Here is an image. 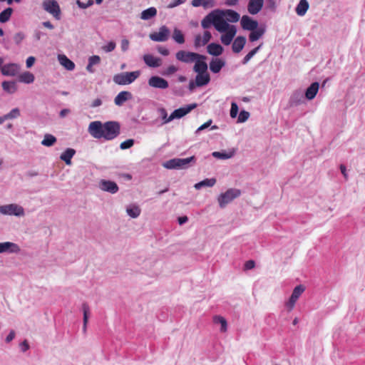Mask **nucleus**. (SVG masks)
<instances>
[{"mask_svg": "<svg viewBox=\"0 0 365 365\" xmlns=\"http://www.w3.org/2000/svg\"><path fill=\"white\" fill-rule=\"evenodd\" d=\"M120 126L118 122L108 121L102 123L101 121H93L89 124L88 132L95 138H104L111 140L120 134Z\"/></svg>", "mask_w": 365, "mask_h": 365, "instance_id": "f257e3e1", "label": "nucleus"}, {"mask_svg": "<svg viewBox=\"0 0 365 365\" xmlns=\"http://www.w3.org/2000/svg\"><path fill=\"white\" fill-rule=\"evenodd\" d=\"M224 21L225 19L222 16L217 15L215 11L207 15L202 20L201 26L203 29H208L212 24L217 31H222L225 25Z\"/></svg>", "mask_w": 365, "mask_h": 365, "instance_id": "f03ea898", "label": "nucleus"}, {"mask_svg": "<svg viewBox=\"0 0 365 365\" xmlns=\"http://www.w3.org/2000/svg\"><path fill=\"white\" fill-rule=\"evenodd\" d=\"M140 75L139 71L132 72H123L114 75L113 82L117 85H128L134 82Z\"/></svg>", "mask_w": 365, "mask_h": 365, "instance_id": "7ed1b4c3", "label": "nucleus"}, {"mask_svg": "<svg viewBox=\"0 0 365 365\" xmlns=\"http://www.w3.org/2000/svg\"><path fill=\"white\" fill-rule=\"evenodd\" d=\"M195 156H191L187 158H173L168 160L163 164V166L168 169H182L188 167L191 162H195Z\"/></svg>", "mask_w": 365, "mask_h": 365, "instance_id": "20e7f679", "label": "nucleus"}, {"mask_svg": "<svg viewBox=\"0 0 365 365\" xmlns=\"http://www.w3.org/2000/svg\"><path fill=\"white\" fill-rule=\"evenodd\" d=\"M224 29L218 31L220 33H225L221 36L220 40L224 45H230L233 40L237 33L236 27L233 25H230L226 21H224Z\"/></svg>", "mask_w": 365, "mask_h": 365, "instance_id": "39448f33", "label": "nucleus"}, {"mask_svg": "<svg viewBox=\"0 0 365 365\" xmlns=\"http://www.w3.org/2000/svg\"><path fill=\"white\" fill-rule=\"evenodd\" d=\"M241 192L238 189H228L225 193L218 197V202L220 207H225L229 202L239 197Z\"/></svg>", "mask_w": 365, "mask_h": 365, "instance_id": "423d86ee", "label": "nucleus"}, {"mask_svg": "<svg viewBox=\"0 0 365 365\" xmlns=\"http://www.w3.org/2000/svg\"><path fill=\"white\" fill-rule=\"evenodd\" d=\"M175 56L178 61L186 63H192L197 58L206 59V56H205L183 50L178 51Z\"/></svg>", "mask_w": 365, "mask_h": 365, "instance_id": "0eeeda50", "label": "nucleus"}, {"mask_svg": "<svg viewBox=\"0 0 365 365\" xmlns=\"http://www.w3.org/2000/svg\"><path fill=\"white\" fill-rule=\"evenodd\" d=\"M43 9L51 14L56 19H61V9L55 0H45L42 4Z\"/></svg>", "mask_w": 365, "mask_h": 365, "instance_id": "6e6552de", "label": "nucleus"}, {"mask_svg": "<svg viewBox=\"0 0 365 365\" xmlns=\"http://www.w3.org/2000/svg\"><path fill=\"white\" fill-rule=\"evenodd\" d=\"M196 107L197 103H192L185 107L176 109L171 113L168 118L165 120V123H169L170 121L173 120L175 118H180L187 115V113H189L192 110H193Z\"/></svg>", "mask_w": 365, "mask_h": 365, "instance_id": "1a4fd4ad", "label": "nucleus"}, {"mask_svg": "<svg viewBox=\"0 0 365 365\" xmlns=\"http://www.w3.org/2000/svg\"><path fill=\"white\" fill-rule=\"evenodd\" d=\"M304 291L305 287L302 284L295 287L289 301L286 303V306L289 311H292L294 309L297 301Z\"/></svg>", "mask_w": 365, "mask_h": 365, "instance_id": "9d476101", "label": "nucleus"}, {"mask_svg": "<svg viewBox=\"0 0 365 365\" xmlns=\"http://www.w3.org/2000/svg\"><path fill=\"white\" fill-rule=\"evenodd\" d=\"M0 212L4 215H14L16 216H21L24 214L23 207L15 204L1 206Z\"/></svg>", "mask_w": 365, "mask_h": 365, "instance_id": "9b49d317", "label": "nucleus"}, {"mask_svg": "<svg viewBox=\"0 0 365 365\" xmlns=\"http://www.w3.org/2000/svg\"><path fill=\"white\" fill-rule=\"evenodd\" d=\"M216 13L217 16H222L226 22L235 23L237 22L240 18V14L237 11L231 9L217 10Z\"/></svg>", "mask_w": 365, "mask_h": 365, "instance_id": "f8f14e48", "label": "nucleus"}, {"mask_svg": "<svg viewBox=\"0 0 365 365\" xmlns=\"http://www.w3.org/2000/svg\"><path fill=\"white\" fill-rule=\"evenodd\" d=\"M170 31L165 26H162L158 32L150 34V38L154 41L163 42L168 40Z\"/></svg>", "mask_w": 365, "mask_h": 365, "instance_id": "ddd939ff", "label": "nucleus"}, {"mask_svg": "<svg viewBox=\"0 0 365 365\" xmlns=\"http://www.w3.org/2000/svg\"><path fill=\"white\" fill-rule=\"evenodd\" d=\"M148 85L153 88L165 89L168 88V82L159 76H152L148 80Z\"/></svg>", "mask_w": 365, "mask_h": 365, "instance_id": "4468645a", "label": "nucleus"}, {"mask_svg": "<svg viewBox=\"0 0 365 365\" xmlns=\"http://www.w3.org/2000/svg\"><path fill=\"white\" fill-rule=\"evenodd\" d=\"M240 24L242 28L247 31L255 30L258 26V22L247 15L242 16Z\"/></svg>", "mask_w": 365, "mask_h": 365, "instance_id": "2eb2a0df", "label": "nucleus"}, {"mask_svg": "<svg viewBox=\"0 0 365 365\" xmlns=\"http://www.w3.org/2000/svg\"><path fill=\"white\" fill-rule=\"evenodd\" d=\"M99 186L102 190L112 194L116 193L118 191V187L113 181L102 180L100 182Z\"/></svg>", "mask_w": 365, "mask_h": 365, "instance_id": "dca6fc26", "label": "nucleus"}, {"mask_svg": "<svg viewBox=\"0 0 365 365\" xmlns=\"http://www.w3.org/2000/svg\"><path fill=\"white\" fill-rule=\"evenodd\" d=\"M212 38L211 33L210 31H205L203 36L197 34L195 37L194 45L196 48L203 46L206 45Z\"/></svg>", "mask_w": 365, "mask_h": 365, "instance_id": "f3484780", "label": "nucleus"}, {"mask_svg": "<svg viewBox=\"0 0 365 365\" xmlns=\"http://www.w3.org/2000/svg\"><path fill=\"white\" fill-rule=\"evenodd\" d=\"M264 4V0H250L247 6L248 11L250 14H258Z\"/></svg>", "mask_w": 365, "mask_h": 365, "instance_id": "a211bd4d", "label": "nucleus"}, {"mask_svg": "<svg viewBox=\"0 0 365 365\" xmlns=\"http://www.w3.org/2000/svg\"><path fill=\"white\" fill-rule=\"evenodd\" d=\"M19 250V246L15 243L10 242H0V253L18 252Z\"/></svg>", "mask_w": 365, "mask_h": 365, "instance_id": "6ab92c4d", "label": "nucleus"}, {"mask_svg": "<svg viewBox=\"0 0 365 365\" xmlns=\"http://www.w3.org/2000/svg\"><path fill=\"white\" fill-rule=\"evenodd\" d=\"M1 73L4 76H14L19 71V66L15 63L6 64L1 67Z\"/></svg>", "mask_w": 365, "mask_h": 365, "instance_id": "aec40b11", "label": "nucleus"}, {"mask_svg": "<svg viewBox=\"0 0 365 365\" xmlns=\"http://www.w3.org/2000/svg\"><path fill=\"white\" fill-rule=\"evenodd\" d=\"M143 60L146 65L153 68L159 67L162 63V61L160 58L155 57L151 54L144 55Z\"/></svg>", "mask_w": 365, "mask_h": 365, "instance_id": "412c9836", "label": "nucleus"}, {"mask_svg": "<svg viewBox=\"0 0 365 365\" xmlns=\"http://www.w3.org/2000/svg\"><path fill=\"white\" fill-rule=\"evenodd\" d=\"M132 98V94L129 91H121L115 98L114 103L116 106H120L125 101Z\"/></svg>", "mask_w": 365, "mask_h": 365, "instance_id": "4be33fe9", "label": "nucleus"}, {"mask_svg": "<svg viewBox=\"0 0 365 365\" xmlns=\"http://www.w3.org/2000/svg\"><path fill=\"white\" fill-rule=\"evenodd\" d=\"M58 60L60 64L68 71H73L75 68V63L70 60L66 55L59 54Z\"/></svg>", "mask_w": 365, "mask_h": 365, "instance_id": "5701e85b", "label": "nucleus"}, {"mask_svg": "<svg viewBox=\"0 0 365 365\" xmlns=\"http://www.w3.org/2000/svg\"><path fill=\"white\" fill-rule=\"evenodd\" d=\"M225 65V62L221 58H213L210 63V69L214 73H217Z\"/></svg>", "mask_w": 365, "mask_h": 365, "instance_id": "b1692460", "label": "nucleus"}, {"mask_svg": "<svg viewBox=\"0 0 365 365\" xmlns=\"http://www.w3.org/2000/svg\"><path fill=\"white\" fill-rule=\"evenodd\" d=\"M246 43V38L245 36H237L232 46V48L234 53H240L244 48Z\"/></svg>", "mask_w": 365, "mask_h": 365, "instance_id": "393cba45", "label": "nucleus"}, {"mask_svg": "<svg viewBox=\"0 0 365 365\" xmlns=\"http://www.w3.org/2000/svg\"><path fill=\"white\" fill-rule=\"evenodd\" d=\"M319 88V84L317 82L312 83L310 86L307 88L305 92V97L308 100H312L317 96Z\"/></svg>", "mask_w": 365, "mask_h": 365, "instance_id": "a878e982", "label": "nucleus"}, {"mask_svg": "<svg viewBox=\"0 0 365 365\" xmlns=\"http://www.w3.org/2000/svg\"><path fill=\"white\" fill-rule=\"evenodd\" d=\"M210 81V75L207 72L197 73L195 77V83L198 87L208 84Z\"/></svg>", "mask_w": 365, "mask_h": 365, "instance_id": "bb28decb", "label": "nucleus"}, {"mask_svg": "<svg viewBox=\"0 0 365 365\" xmlns=\"http://www.w3.org/2000/svg\"><path fill=\"white\" fill-rule=\"evenodd\" d=\"M205 59L197 58L195 60L193 70L197 73L207 72V64L205 61Z\"/></svg>", "mask_w": 365, "mask_h": 365, "instance_id": "cd10ccee", "label": "nucleus"}, {"mask_svg": "<svg viewBox=\"0 0 365 365\" xmlns=\"http://www.w3.org/2000/svg\"><path fill=\"white\" fill-rule=\"evenodd\" d=\"M207 51L209 54L218 56L222 53L223 48L218 43H211L207 46Z\"/></svg>", "mask_w": 365, "mask_h": 365, "instance_id": "c85d7f7f", "label": "nucleus"}, {"mask_svg": "<svg viewBox=\"0 0 365 365\" xmlns=\"http://www.w3.org/2000/svg\"><path fill=\"white\" fill-rule=\"evenodd\" d=\"M250 34L249 35V40L251 42L256 41L259 40L265 33L266 29L264 27H258L255 29V30L250 31Z\"/></svg>", "mask_w": 365, "mask_h": 365, "instance_id": "c756f323", "label": "nucleus"}, {"mask_svg": "<svg viewBox=\"0 0 365 365\" xmlns=\"http://www.w3.org/2000/svg\"><path fill=\"white\" fill-rule=\"evenodd\" d=\"M76 154V150L73 148H67L63 153H61L60 158L64 161L66 165L71 164V158Z\"/></svg>", "mask_w": 365, "mask_h": 365, "instance_id": "7c9ffc66", "label": "nucleus"}, {"mask_svg": "<svg viewBox=\"0 0 365 365\" xmlns=\"http://www.w3.org/2000/svg\"><path fill=\"white\" fill-rule=\"evenodd\" d=\"M309 5L307 0H300L296 7V13L300 16H303L309 9Z\"/></svg>", "mask_w": 365, "mask_h": 365, "instance_id": "2f4dec72", "label": "nucleus"}, {"mask_svg": "<svg viewBox=\"0 0 365 365\" xmlns=\"http://www.w3.org/2000/svg\"><path fill=\"white\" fill-rule=\"evenodd\" d=\"M157 15V9L155 7H150L142 11L140 19L143 20H149Z\"/></svg>", "mask_w": 365, "mask_h": 365, "instance_id": "473e14b6", "label": "nucleus"}, {"mask_svg": "<svg viewBox=\"0 0 365 365\" xmlns=\"http://www.w3.org/2000/svg\"><path fill=\"white\" fill-rule=\"evenodd\" d=\"M82 309L83 312V332L86 331L87 324L88 322L89 313H90V307L87 303H83L82 304Z\"/></svg>", "mask_w": 365, "mask_h": 365, "instance_id": "72a5a7b5", "label": "nucleus"}, {"mask_svg": "<svg viewBox=\"0 0 365 365\" xmlns=\"http://www.w3.org/2000/svg\"><path fill=\"white\" fill-rule=\"evenodd\" d=\"M2 88L6 92L9 93H14L17 90L16 84L14 81H4L2 83Z\"/></svg>", "mask_w": 365, "mask_h": 365, "instance_id": "f704fd0d", "label": "nucleus"}, {"mask_svg": "<svg viewBox=\"0 0 365 365\" xmlns=\"http://www.w3.org/2000/svg\"><path fill=\"white\" fill-rule=\"evenodd\" d=\"M173 38L178 43L182 44L185 43V36L180 30L175 28L173 32Z\"/></svg>", "mask_w": 365, "mask_h": 365, "instance_id": "c9c22d12", "label": "nucleus"}, {"mask_svg": "<svg viewBox=\"0 0 365 365\" xmlns=\"http://www.w3.org/2000/svg\"><path fill=\"white\" fill-rule=\"evenodd\" d=\"M56 142V138L51 134H46L41 144L46 147L52 146Z\"/></svg>", "mask_w": 365, "mask_h": 365, "instance_id": "e433bc0d", "label": "nucleus"}, {"mask_svg": "<svg viewBox=\"0 0 365 365\" xmlns=\"http://www.w3.org/2000/svg\"><path fill=\"white\" fill-rule=\"evenodd\" d=\"M213 322L215 324H220L221 325V331L225 332L227 331V321L226 319L221 316H215L213 317Z\"/></svg>", "mask_w": 365, "mask_h": 365, "instance_id": "4c0bfd02", "label": "nucleus"}, {"mask_svg": "<svg viewBox=\"0 0 365 365\" xmlns=\"http://www.w3.org/2000/svg\"><path fill=\"white\" fill-rule=\"evenodd\" d=\"M215 182H216V180L215 178L205 179L198 183H196L195 185V187L196 189H200L204 186L212 187L215 184Z\"/></svg>", "mask_w": 365, "mask_h": 365, "instance_id": "58836bf2", "label": "nucleus"}, {"mask_svg": "<svg viewBox=\"0 0 365 365\" xmlns=\"http://www.w3.org/2000/svg\"><path fill=\"white\" fill-rule=\"evenodd\" d=\"M13 9L11 8H7L0 14V22L5 23L8 21L12 14Z\"/></svg>", "mask_w": 365, "mask_h": 365, "instance_id": "ea45409f", "label": "nucleus"}, {"mask_svg": "<svg viewBox=\"0 0 365 365\" xmlns=\"http://www.w3.org/2000/svg\"><path fill=\"white\" fill-rule=\"evenodd\" d=\"M212 155L215 158L225 160L232 158L234 155V151H230L228 153L215 151L212 153Z\"/></svg>", "mask_w": 365, "mask_h": 365, "instance_id": "a19ab883", "label": "nucleus"}, {"mask_svg": "<svg viewBox=\"0 0 365 365\" xmlns=\"http://www.w3.org/2000/svg\"><path fill=\"white\" fill-rule=\"evenodd\" d=\"M19 80L26 83H31L34 81V76L30 72H24L20 76Z\"/></svg>", "mask_w": 365, "mask_h": 365, "instance_id": "79ce46f5", "label": "nucleus"}, {"mask_svg": "<svg viewBox=\"0 0 365 365\" xmlns=\"http://www.w3.org/2000/svg\"><path fill=\"white\" fill-rule=\"evenodd\" d=\"M262 46V44L259 45L257 47L253 48L252 51H250L243 58L242 63L246 64L248 63V61L256 54V53L259 51L260 47Z\"/></svg>", "mask_w": 365, "mask_h": 365, "instance_id": "37998d69", "label": "nucleus"}, {"mask_svg": "<svg viewBox=\"0 0 365 365\" xmlns=\"http://www.w3.org/2000/svg\"><path fill=\"white\" fill-rule=\"evenodd\" d=\"M127 213L133 218L138 217L140 214V209L138 206H133L127 209Z\"/></svg>", "mask_w": 365, "mask_h": 365, "instance_id": "c03bdc74", "label": "nucleus"}, {"mask_svg": "<svg viewBox=\"0 0 365 365\" xmlns=\"http://www.w3.org/2000/svg\"><path fill=\"white\" fill-rule=\"evenodd\" d=\"M6 120L14 119L20 116V110L19 108H13L9 113L4 115Z\"/></svg>", "mask_w": 365, "mask_h": 365, "instance_id": "a18cd8bd", "label": "nucleus"}, {"mask_svg": "<svg viewBox=\"0 0 365 365\" xmlns=\"http://www.w3.org/2000/svg\"><path fill=\"white\" fill-rule=\"evenodd\" d=\"M134 145V140L128 139L123 142H122L120 145V148L122 150H125L131 148Z\"/></svg>", "mask_w": 365, "mask_h": 365, "instance_id": "49530a36", "label": "nucleus"}, {"mask_svg": "<svg viewBox=\"0 0 365 365\" xmlns=\"http://www.w3.org/2000/svg\"><path fill=\"white\" fill-rule=\"evenodd\" d=\"M249 117H250L249 112L245 111V110H242L239 114L237 121L239 123H244L248 120Z\"/></svg>", "mask_w": 365, "mask_h": 365, "instance_id": "de8ad7c7", "label": "nucleus"}, {"mask_svg": "<svg viewBox=\"0 0 365 365\" xmlns=\"http://www.w3.org/2000/svg\"><path fill=\"white\" fill-rule=\"evenodd\" d=\"M238 113V106L235 103H232L230 108V116L232 118H236Z\"/></svg>", "mask_w": 365, "mask_h": 365, "instance_id": "09e8293b", "label": "nucleus"}, {"mask_svg": "<svg viewBox=\"0 0 365 365\" xmlns=\"http://www.w3.org/2000/svg\"><path fill=\"white\" fill-rule=\"evenodd\" d=\"M25 38V35L22 32L16 33L14 36V41L16 44H19Z\"/></svg>", "mask_w": 365, "mask_h": 365, "instance_id": "8fccbe9b", "label": "nucleus"}, {"mask_svg": "<svg viewBox=\"0 0 365 365\" xmlns=\"http://www.w3.org/2000/svg\"><path fill=\"white\" fill-rule=\"evenodd\" d=\"M115 43L113 41H110L107 45L103 47V49L106 52H110L113 51L115 48Z\"/></svg>", "mask_w": 365, "mask_h": 365, "instance_id": "3c124183", "label": "nucleus"}, {"mask_svg": "<svg viewBox=\"0 0 365 365\" xmlns=\"http://www.w3.org/2000/svg\"><path fill=\"white\" fill-rule=\"evenodd\" d=\"M192 5L194 7H198L200 6L206 7L207 6V2L206 0H192Z\"/></svg>", "mask_w": 365, "mask_h": 365, "instance_id": "603ef678", "label": "nucleus"}, {"mask_svg": "<svg viewBox=\"0 0 365 365\" xmlns=\"http://www.w3.org/2000/svg\"><path fill=\"white\" fill-rule=\"evenodd\" d=\"M185 1L186 0H173L168 6V8L172 9V8L176 7V6L185 3Z\"/></svg>", "mask_w": 365, "mask_h": 365, "instance_id": "864d4df0", "label": "nucleus"}, {"mask_svg": "<svg viewBox=\"0 0 365 365\" xmlns=\"http://www.w3.org/2000/svg\"><path fill=\"white\" fill-rule=\"evenodd\" d=\"M255 267V262L254 260H248L245 263L244 269L249 270L253 269Z\"/></svg>", "mask_w": 365, "mask_h": 365, "instance_id": "5fc2aeb1", "label": "nucleus"}, {"mask_svg": "<svg viewBox=\"0 0 365 365\" xmlns=\"http://www.w3.org/2000/svg\"><path fill=\"white\" fill-rule=\"evenodd\" d=\"M101 61V58L98 56H92L88 59V63H90L91 65H96L98 64Z\"/></svg>", "mask_w": 365, "mask_h": 365, "instance_id": "6e6d98bb", "label": "nucleus"}, {"mask_svg": "<svg viewBox=\"0 0 365 365\" xmlns=\"http://www.w3.org/2000/svg\"><path fill=\"white\" fill-rule=\"evenodd\" d=\"M76 4L80 8L86 9L93 4V0H88V3L85 4L80 0H77Z\"/></svg>", "mask_w": 365, "mask_h": 365, "instance_id": "4d7b16f0", "label": "nucleus"}, {"mask_svg": "<svg viewBox=\"0 0 365 365\" xmlns=\"http://www.w3.org/2000/svg\"><path fill=\"white\" fill-rule=\"evenodd\" d=\"M178 71V68L173 65L169 66L165 72V74L166 75H172Z\"/></svg>", "mask_w": 365, "mask_h": 365, "instance_id": "13d9d810", "label": "nucleus"}, {"mask_svg": "<svg viewBox=\"0 0 365 365\" xmlns=\"http://www.w3.org/2000/svg\"><path fill=\"white\" fill-rule=\"evenodd\" d=\"M129 41L127 39H123L121 41V49L123 51H125L128 49Z\"/></svg>", "mask_w": 365, "mask_h": 365, "instance_id": "bf43d9fd", "label": "nucleus"}, {"mask_svg": "<svg viewBox=\"0 0 365 365\" xmlns=\"http://www.w3.org/2000/svg\"><path fill=\"white\" fill-rule=\"evenodd\" d=\"M35 61H36V58L34 56H29L27 59H26V67L27 68H30L31 67L34 63H35Z\"/></svg>", "mask_w": 365, "mask_h": 365, "instance_id": "052dcab7", "label": "nucleus"}, {"mask_svg": "<svg viewBox=\"0 0 365 365\" xmlns=\"http://www.w3.org/2000/svg\"><path fill=\"white\" fill-rule=\"evenodd\" d=\"M20 347L21 349V351L23 352H25L26 351H27L29 349V345L27 342L26 340H24L21 344H20Z\"/></svg>", "mask_w": 365, "mask_h": 365, "instance_id": "680f3d73", "label": "nucleus"}, {"mask_svg": "<svg viewBox=\"0 0 365 365\" xmlns=\"http://www.w3.org/2000/svg\"><path fill=\"white\" fill-rule=\"evenodd\" d=\"M15 337V331L14 330H11L9 335L6 338V342L9 343Z\"/></svg>", "mask_w": 365, "mask_h": 365, "instance_id": "e2e57ef3", "label": "nucleus"}, {"mask_svg": "<svg viewBox=\"0 0 365 365\" xmlns=\"http://www.w3.org/2000/svg\"><path fill=\"white\" fill-rule=\"evenodd\" d=\"M158 52H159L160 54H162V55H163V56H168V55H169V51H168V49H167L166 48H164V47H159V48H158Z\"/></svg>", "mask_w": 365, "mask_h": 365, "instance_id": "0e129e2a", "label": "nucleus"}, {"mask_svg": "<svg viewBox=\"0 0 365 365\" xmlns=\"http://www.w3.org/2000/svg\"><path fill=\"white\" fill-rule=\"evenodd\" d=\"M211 123H212L211 120H210L209 121L205 123L204 124H202L201 126H200L197 128V131L202 130L208 128L210 126V125L211 124Z\"/></svg>", "mask_w": 365, "mask_h": 365, "instance_id": "69168bd1", "label": "nucleus"}, {"mask_svg": "<svg viewBox=\"0 0 365 365\" xmlns=\"http://www.w3.org/2000/svg\"><path fill=\"white\" fill-rule=\"evenodd\" d=\"M101 103H102L101 100L100 98H96L93 101L91 106L93 108L98 107V106H101Z\"/></svg>", "mask_w": 365, "mask_h": 365, "instance_id": "338daca9", "label": "nucleus"}, {"mask_svg": "<svg viewBox=\"0 0 365 365\" xmlns=\"http://www.w3.org/2000/svg\"><path fill=\"white\" fill-rule=\"evenodd\" d=\"M238 1L239 0H226L225 4L227 6H235Z\"/></svg>", "mask_w": 365, "mask_h": 365, "instance_id": "774afa93", "label": "nucleus"}]
</instances>
